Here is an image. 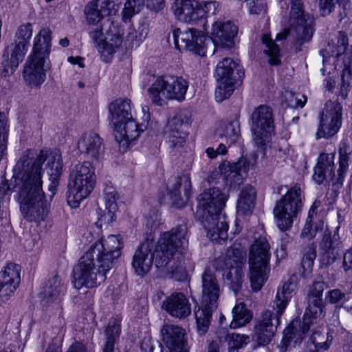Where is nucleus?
<instances>
[{"mask_svg": "<svg viewBox=\"0 0 352 352\" xmlns=\"http://www.w3.org/2000/svg\"><path fill=\"white\" fill-rule=\"evenodd\" d=\"M107 28V33L112 36L116 37V38L120 42V36H122L123 30L118 25V23H115L110 19L105 20L102 25L96 27L94 30L90 32V36L93 41L97 43H102L103 39L102 30L104 28Z\"/></svg>", "mask_w": 352, "mask_h": 352, "instance_id": "nucleus-38", "label": "nucleus"}, {"mask_svg": "<svg viewBox=\"0 0 352 352\" xmlns=\"http://www.w3.org/2000/svg\"><path fill=\"white\" fill-rule=\"evenodd\" d=\"M248 167L249 162L247 160L241 158L235 163L223 162L219 165V168L226 185L230 188H235L243 183L244 175L247 173Z\"/></svg>", "mask_w": 352, "mask_h": 352, "instance_id": "nucleus-19", "label": "nucleus"}, {"mask_svg": "<svg viewBox=\"0 0 352 352\" xmlns=\"http://www.w3.org/2000/svg\"><path fill=\"white\" fill-rule=\"evenodd\" d=\"M328 298L329 302L332 304H340L346 300V296L340 289H334L328 292Z\"/></svg>", "mask_w": 352, "mask_h": 352, "instance_id": "nucleus-61", "label": "nucleus"}, {"mask_svg": "<svg viewBox=\"0 0 352 352\" xmlns=\"http://www.w3.org/2000/svg\"><path fill=\"white\" fill-rule=\"evenodd\" d=\"M270 245L265 237L256 239L249 252L250 279L252 289H261L270 272Z\"/></svg>", "mask_w": 352, "mask_h": 352, "instance_id": "nucleus-9", "label": "nucleus"}, {"mask_svg": "<svg viewBox=\"0 0 352 352\" xmlns=\"http://www.w3.org/2000/svg\"><path fill=\"white\" fill-rule=\"evenodd\" d=\"M256 190L250 185L244 186L239 194L237 204V213L241 215L250 214L252 212L255 205Z\"/></svg>", "mask_w": 352, "mask_h": 352, "instance_id": "nucleus-33", "label": "nucleus"}, {"mask_svg": "<svg viewBox=\"0 0 352 352\" xmlns=\"http://www.w3.org/2000/svg\"><path fill=\"white\" fill-rule=\"evenodd\" d=\"M228 196L218 188H211L198 197L197 213L210 240L220 243L228 239V224L222 210Z\"/></svg>", "mask_w": 352, "mask_h": 352, "instance_id": "nucleus-4", "label": "nucleus"}, {"mask_svg": "<svg viewBox=\"0 0 352 352\" xmlns=\"http://www.w3.org/2000/svg\"><path fill=\"white\" fill-rule=\"evenodd\" d=\"M173 12L178 20L192 23L201 19L203 11L198 10L197 2L192 0H175L172 6Z\"/></svg>", "mask_w": 352, "mask_h": 352, "instance_id": "nucleus-26", "label": "nucleus"}, {"mask_svg": "<svg viewBox=\"0 0 352 352\" xmlns=\"http://www.w3.org/2000/svg\"><path fill=\"white\" fill-rule=\"evenodd\" d=\"M342 105L336 101H327L320 115L316 138H329L336 135L342 126Z\"/></svg>", "mask_w": 352, "mask_h": 352, "instance_id": "nucleus-13", "label": "nucleus"}, {"mask_svg": "<svg viewBox=\"0 0 352 352\" xmlns=\"http://www.w3.org/2000/svg\"><path fill=\"white\" fill-rule=\"evenodd\" d=\"M161 333L162 341L169 352H179L186 349V331L181 327L165 324L161 330Z\"/></svg>", "mask_w": 352, "mask_h": 352, "instance_id": "nucleus-22", "label": "nucleus"}, {"mask_svg": "<svg viewBox=\"0 0 352 352\" xmlns=\"http://www.w3.org/2000/svg\"><path fill=\"white\" fill-rule=\"evenodd\" d=\"M262 43L265 45L264 52L269 56V63L272 65H279L280 63V49L275 41L270 35L264 34L262 36Z\"/></svg>", "mask_w": 352, "mask_h": 352, "instance_id": "nucleus-46", "label": "nucleus"}, {"mask_svg": "<svg viewBox=\"0 0 352 352\" xmlns=\"http://www.w3.org/2000/svg\"><path fill=\"white\" fill-rule=\"evenodd\" d=\"M26 151H30L32 153L33 158L34 159H43V162H42L41 164L42 169L43 164L47 160L50 179L54 183L58 182L63 172V162L61 155L58 151H52L47 155L43 151L37 155L33 150L26 149L21 154L19 157H21Z\"/></svg>", "mask_w": 352, "mask_h": 352, "instance_id": "nucleus-25", "label": "nucleus"}, {"mask_svg": "<svg viewBox=\"0 0 352 352\" xmlns=\"http://www.w3.org/2000/svg\"><path fill=\"white\" fill-rule=\"evenodd\" d=\"M217 338L218 340L213 342L219 343V350L221 343L225 341L228 344V352H239V350L246 344V340L249 337L245 335L228 333L222 329L217 331Z\"/></svg>", "mask_w": 352, "mask_h": 352, "instance_id": "nucleus-35", "label": "nucleus"}, {"mask_svg": "<svg viewBox=\"0 0 352 352\" xmlns=\"http://www.w3.org/2000/svg\"><path fill=\"white\" fill-rule=\"evenodd\" d=\"M115 38L116 45L109 43L107 41H102V43H99L98 45V52L101 54V57L105 62H108L111 56L115 53L116 47L121 44V38L120 42H119L116 37H115Z\"/></svg>", "mask_w": 352, "mask_h": 352, "instance_id": "nucleus-52", "label": "nucleus"}, {"mask_svg": "<svg viewBox=\"0 0 352 352\" xmlns=\"http://www.w3.org/2000/svg\"><path fill=\"white\" fill-rule=\"evenodd\" d=\"M201 280V301L212 305H217L221 290L215 275L210 270L206 269L202 274Z\"/></svg>", "mask_w": 352, "mask_h": 352, "instance_id": "nucleus-28", "label": "nucleus"}, {"mask_svg": "<svg viewBox=\"0 0 352 352\" xmlns=\"http://www.w3.org/2000/svg\"><path fill=\"white\" fill-rule=\"evenodd\" d=\"M338 153L339 168L338 170L337 182L334 184L338 186H342L349 168V160L352 154V149L347 141L343 140L340 142Z\"/></svg>", "mask_w": 352, "mask_h": 352, "instance_id": "nucleus-37", "label": "nucleus"}, {"mask_svg": "<svg viewBox=\"0 0 352 352\" xmlns=\"http://www.w3.org/2000/svg\"><path fill=\"white\" fill-rule=\"evenodd\" d=\"M63 284L58 276L50 278L43 287V301L45 303L55 302L58 304L60 295L63 292Z\"/></svg>", "mask_w": 352, "mask_h": 352, "instance_id": "nucleus-34", "label": "nucleus"}, {"mask_svg": "<svg viewBox=\"0 0 352 352\" xmlns=\"http://www.w3.org/2000/svg\"><path fill=\"white\" fill-rule=\"evenodd\" d=\"M239 131V126L237 123L229 122L221 126L219 135L222 141L230 146L240 139Z\"/></svg>", "mask_w": 352, "mask_h": 352, "instance_id": "nucleus-44", "label": "nucleus"}, {"mask_svg": "<svg viewBox=\"0 0 352 352\" xmlns=\"http://www.w3.org/2000/svg\"><path fill=\"white\" fill-rule=\"evenodd\" d=\"M342 267L348 276L352 277V247L344 253Z\"/></svg>", "mask_w": 352, "mask_h": 352, "instance_id": "nucleus-62", "label": "nucleus"}, {"mask_svg": "<svg viewBox=\"0 0 352 352\" xmlns=\"http://www.w3.org/2000/svg\"><path fill=\"white\" fill-rule=\"evenodd\" d=\"M32 35V24L28 23L21 25L19 27L15 33V41H23L24 44L28 45L30 39Z\"/></svg>", "mask_w": 352, "mask_h": 352, "instance_id": "nucleus-53", "label": "nucleus"}, {"mask_svg": "<svg viewBox=\"0 0 352 352\" xmlns=\"http://www.w3.org/2000/svg\"><path fill=\"white\" fill-rule=\"evenodd\" d=\"M238 66V64L230 58H225L217 64L216 76L218 85L215 91L217 101L221 102L232 94L235 87L234 70L236 69L239 72Z\"/></svg>", "mask_w": 352, "mask_h": 352, "instance_id": "nucleus-16", "label": "nucleus"}, {"mask_svg": "<svg viewBox=\"0 0 352 352\" xmlns=\"http://www.w3.org/2000/svg\"><path fill=\"white\" fill-rule=\"evenodd\" d=\"M28 45L23 41H15L10 47H8L3 52L2 73L4 76L13 74L19 63L23 61L27 52Z\"/></svg>", "mask_w": 352, "mask_h": 352, "instance_id": "nucleus-20", "label": "nucleus"}, {"mask_svg": "<svg viewBox=\"0 0 352 352\" xmlns=\"http://www.w3.org/2000/svg\"><path fill=\"white\" fill-rule=\"evenodd\" d=\"M131 110L130 100L119 98L113 101L109 106L111 124L114 126L131 118Z\"/></svg>", "mask_w": 352, "mask_h": 352, "instance_id": "nucleus-32", "label": "nucleus"}, {"mask_svg": "<svg viewBox=\"0 0 352 352\" xmlns=\"http://www.w3.org/2000/svg\"><path fill=\"white\" fill-rule=\"evenodd\" d=\"M162 308L171 316L184 318L191 313V305L183 293H173L163 302Z\"/></svg>", "mask_w": 352, "mask_h": 352, "instance_id": "nucleus-24", "label": "nucleus"}, {"mask_svg": "<svg viewBox=\"0 0 352 352\" xmlns=\"http://www.w3.org/2000/svg\"><path fill=\"white\" fill-rule=\"evenodd\" d=\"M87 21L89 23H98L104 17L101 13L100 9H98V3L96 1H91L85 9Z\"/></svg>", "mask_w": 352, "mask_h": 352, "instance_id": "nucleus-50", "label": "nucleus"}, {"mask_svg": "<svg viewBox=\"0 0 352 352\" xmlns=\"http://www.w3.org/2000/svg\"><path fill=\"white\" fill-rule=\"evenodd\" d=\"M232 320L230 324L231 329H237L248 324L253 318V314L245 303L236 304L232 309Z\"/></svg>", "mask_w": 352, "mask_h": 352, "instance_id": "nucleus-39", "label": "nucleus"}, {"mask_svg": "<svg viewBox=\"0 0 352 352\" xmlns=\"http://www.w3.org/2000/svg\"><path fill=\"white\" fill-rule=\"evenodd\" d=\"M19 285L0 280V303L7 302Z\"/></svg>", "mask_w": 352, "mask_h": 352, "instance_id": "nucleus-54", "label": "nucleus"}, {"mask_svg": "<svg viewBox=\"0 0 352 352\" xmlns=\"http://www.w3.org/2000/svg\"><path fill=\"white\" fill-rule=\"evenodd\" d=\"M118 198L104 199V210L99 209L97 223L102 226L103 224H109L115 220L116 212L118 210L116 201Z\"/></svg>", "mask_w": 352, "mask_h": 352, "instance_id": "nucleus-43", "label": "nucleus"}, {"mask_svg": "<svg viewBox=\"0 0 352 352\" xmlns=\"http://www.w3.org/2000/svg\"><path fill=\"white\" fill-rule=\"evenodd\" d=\"M334 162L333 157L330 156L327 153H322L318 158V162L314 168V174L313 179L314 181L320 184L324 181L331 179L333 182V185L340 188L337 184V177L334 178Z\"/></svg>", "mask_w": 352, "mask_h": 352, "instance_id": "nucleus-30", "label": "nucleus"}, {"mask_svg": "<svg viewBox=\"0 0 352 352\" xmlns=\"http://www.w3.org/2000/svg\"><path fill=\"white\" fill-rule=\"evenodd\" d=\"M340 0H320L319 10L322 16H326L334 11Z\"/></svg>", "mask_w": 352, "mask_h": 352, "instance_id": "nucleus-56", "label": "nucleus"}, {"mask_svg": "<svg viewBox=\"0 0 352 352\" xmlns=\"http://www.w3.org/2000/svg\"><path fill=\"white\" fill-rule=\"evenodd\" d=\"M244 263L245 254L237 248L228 249L224 257H219L214 261V267L223 271L224 281L235 293L242 286Z\"/></svg>", "mask_w": 352, "mask_h": 352, "instance_id": "nucleus-10", "label": "nucleus"}, {"mask_svg": "<svg viewBox=\"0 0 352 352\" xmlns=\"http://www.w3.org/2000/svg\"><path fill=\"white\" fill-rule=\"evenodd\" d=\"M323 229V223L322 221H318L317 223H314L312 221V217H310V214L308 215L305 224L301 231L300 237L303 239H308L309 242L315 238L316 236V233L319 230H322Z\"/></svg>", "mask_w": 352, "mask_h": 352, "instance_id": "nucleus-49", "label": "nucleus"}, {"mask_svg": "<svg viewBox=\"0 0 352 352\" xmlns=\"http://www.w3.org/2000/svg\"><path fill=\"white\" fill-rule=\"evenodd\" d=\"M289 27L284 28L278 33L276 40L286 39L289 36L292 38V45L296 52L302 50V46L311 41L314 32V20L311 16H305L296 21H289Z\"/></svg>", "mask_w": 352, "mask_h": 352, "instance_id": "nucleus-12", "label": "nucleus"}, {"mask_svg": "<svg viewBox=\"0 0 352 352\" xmlns=\"http://www.w3.org/2000/svg\"><path fill=\"white\" fill-rule=\"evenodd\" d=\"M348 46V38L342 33L339 32V35L337 38V42L335 46H333V50L331 51V56L339 57L346 52Z\"/></svg>", "mask_w": 352, "mask_h": 352, "instance_id": "nucleus-55", "label": "nucleus"}, {"mask_svg": "<svg viewBox=\"0 0 352 352\" xmlns=\"http://www.w3.org/2000/svg\"><path fill=\"white\" fill-rule=\"evenodd\" d=\"M78 148L88 157L98 160L103 153L102 139L94 132L86 133L78 140Z\"/></svg>", "mask_w": 352, "mask_h": 352, "instance_id": "nucleus-29", "label": "nucleus"}, {"mask_svg": "<svg viewBox=\"0 0 352 352\" xmlns=\"http://www.w3.org/2000/svg\"><path fill=\"white\" fill-rule=\"evenodd\" d=\"M21 267L12 262L8 263L0 272V280L19 285L21 280Z\"/></svg>", "mask_w": 352, "mask_h": 352, "instance_id": "nucleus-47", "label": "nucleus"}, {"mask_svg": "<svg viewBox=\"0 0 352 352\" xmlns=\"http://www.w3.org/2000/svg\"><path fill=\"white\" fill-rule=\"evenodd\" d=\"M51 32L42 29L35 36L32 52L25 64L23 78L27 86L38 88L45 82L46 73L43 68L51 49Z\"/></svg>", "mask_w": 352, "mask_h": 352, "instance_id": "nucleus-5", "label": "nucleus"}, {"mask_svg": "<svg viewBox=\"0 0 352 352\" xmlns=\"http://www.w3.org/2000/svg\"><path fill=\"white\" fill-rule=\"evenodd\" d=\"M122 244L116 235H109L92 245L73 269V283L79 289L93 288L103 283L107 273L121 254Z\"/></svg>", "mask_w": 352, "mask_h": 352, "instance_id": "nucleus-3", "label": "nucleus"}, {"mask_svg": "<svg viewBox=\"0 0 352 352\" xmlns=\"http://www.w3.org/2000/svg\"><path fill=\"white\" fill-rule=\"evenodd\" d=\"M281 316L276 311L266 310L256 320L252 338L258 346H265L271 342L280 324Z\"/></svg>", "mask_w": 352, "mask_h": 352, "instance_id": "nucleus-15", "label": "nucleus"}, {"mask_svg": "<svg viewBox=\"0 0 352 352\" xmlns=\"http://www.w3.org/2000/svg\"><path fill=\"white\" fill-rule=\"evenodd\" d=\"M118 8V5L112 0H102L101 1L100 10L104 16L114 14Z\"/></svg>", "mask_w": 352, "mask_h": 352, "instance_id": "nucleus-58", "label": "nucleus"}, {"mask_svg": "<svg viewBox=\"0 0 352 352\" xmlns=\"http://www.w3.org/2000/svg\"><path fill=\"white\" fill-rule=\"evenodd\" d=\"M296 279L297 278L295 276H291L278 289L274 301V309L278 312L279 314H283L288 302L296 293Z\"/></svg>", "mask_w": 352, "mask_h": 352, "instance_id": "nucleus-31", "label": "nucleus"}, {"mask_svg": "<svg viewBox=\"0 0 352 352\" xmlns=\"http://www.w3.org/2000/svg\"><path fill=\"white\" fill-rule=\"evenodd\" d=\"M289 3L290 6L289 22L296 21L305 16H311L305 13L302 0H289Z\"/></svg>", "mask_w": 352, "mask_h": 352, "instance_id": "nucleus-51", "label": "nucleus"}, {"mask_svg": "<svg viewBox=\"0 0 352 352\" xmlns=\"http://www.w3.org/2000/svg\"><path fill=\"white\" fill-rule=\"evenodd\" d=\"M350 65L345 66L342 71V84L343 87H349V85L352 81V54L350 58Z\"/></svg>", "mask_w": 352, "mask_h": 352, "instance_id": "nucleus-63", "label": "nucleus"}, {"mask_svg": "<svg viewBox=\"0 0 352 352\" xmlns=\"http://www.w3.org/2000/svg\"><path fill=\"white\" fill-rule=\"evenodd\" d=\"M327 287L324 281H316L309 287L307 296L322 298L324 288Z\"/></svg>", "mask_w": 352, "mask_h": 352, "instance_id": "nucleus-59", "label": "nucleus"}, {"mask_svg": "<svg viewBox=\"0 0 352 352\" xmlns=\"http://www.w3.org/2000/svg\"><path fill=\"white\" fill-rule=\"evenodd\" d=\"M302 267L304 272H311L316 257V244L314 241L304 244L301 250Z\"/></svg>", "mask_w": 352, "mask_h": 352, "instance_id": "nucleus-45", "label": "nucleus"}, {"mask_svg": "<svg viewBox=\"0 0 352 352\" xmlns=\"http://www.w3.org/2000/svg\"><path fill=\"white\" fill-rule=\"evenodd\" d=\"M190 122H184L182 119L175 118L168 122L166 130V138L169 148L177 150L186 144L188 133L185 128L190 125Z\"/></svg>", "mask_w": 352, "mask_h": 352, "instance_id": "nucleus-23", "label": "nucleus"}, {"mask_svg": "<svg viewBox=\"0 0 352 352\" xmlns=\"http://www.w3.org/2000/svg\"><path fill=\"white\" fill-rule=\"evenodd\" d=\"M145 3L148 9L157 12L164 8L165 0H145Z\"/></svg>", "mask_w": 352, "mask_h": 352, "instance_id": "nucleus-64", "label": "nucleus"}, {"mask_svg": "<svg viewBox=\"0 0 352 352\" xmlns=\"http://www.w3.org/2000/svg\"><path fill=\"white\" fill-rule=\"evenodd\" d=\"M341 243L336 235H324L320 243L319 256L321 265L328 266L337 259L341 249Z\"/></svg>", "mask_w": 352, "mask_h": 352, "instance_id": "nucleus-27", "label": "nucleus"}, {"mask_svg": "<svg viewBox=\"0 0 352 352\" xmlns=\"http://www.w3.org/2000/svg\"><path fill=\"white\" fill-rule=\"evenodd\" d=\"M304 195L300 186L294 185L276 201L274 215L276 225L282 232L289 230L301 213Z\"/></svg>", "mask_w": 352, "mask_h": 352, "instance_id": "nucleus-8", "label": "nucleus"}, {"mask_svg": "<svg viewBox=\"0 0 352 352\" xmlns=\"http://www.w3.org/2000/svg\"><path fill=\"white\" fill-rule=\"evenodd\" d=\"M217 305L204 303L195 311L197 331L200 335H204L208 330L212 320V314Z\"/></svg>", "mask_w": 352, "mask_h": 352, "instance_id": "nucleus-36", "label": "nucleus"}, {"mask_svg": "<svg viewBox=\"0 0 352 352\" xmlns=\"http://www.w3.org/2000/svg\"><path fill=\"white\" fill-rule=\"evenodd\" d=\"M309 331L312 332L311 340L315 346L314 352H324L329 349L333 340L330 333H327L324 335V328L319 327L316 329L315 325L311 326Z\"/></svg>", "mask_w": 352, "mask_h": 352, "instance_id": "nucleus-40", "label": "nucleus"}, {"mask_svg": "<svg viewBox=\"0 0 352 352\" xmlns=\"http://www.w3.org/2000/svg\"><path fill=\"white\" fill-rule=\"evenodd\" d=\"M113 126L116 141L120 144L125 141L127 144H131L146 130L147 125L139 124L131 118Z\"/></svg>", "mask_w": 352, "mask_h": 352, "instance_id": "nucleus-21", "label": "nucleus"}, {"mask_svg": "<svg viewBox=\"0 0 352 352\" xmlns=\"http://www.w3.org/2000/svg\"><path fill=\"white\" fill-rule=\"evenodd\" d=\"M187 228L179 226L160 234L156 245L146 240L140 245L133 257L132 266L137 275L144 276L154 263L170 277L180 280L186 275L184 256L187 252Z\"/></svg>", "mask_w": 352, "mask_h": 352, "instance_id": "nucleus-1", "label": "nucleus"}, {"mask_svg": "<svg viewBox=\"0 0 352 352\" xmlns=\"http://www.w3.org/2000/svg\"><path fill=\"white\" fill-rule=\"evenodd\" d=\"M121 332L120 322L118 319H112L105 329L106 342L102 352H113L114 344L120 337Z\"/></svg>", "mask_w": 352, "mask_h": 352, "instance_id": "nucleus-42", "label": "nucleus"}, {"mask_svg": "<svg viewBox=\"0 0 352 352\" xmlns=\"http://www.w3.org/2000/svg\"><path fill=\"white\" fill-rule=\"evenodd\" d=\"M219 5L215 1H201L197 2L198 10L203 11L201 19L205 17L207 14H214Z\"/></svg>", "mask_w": 352, "mask_h": 352, "instance_id": "nucleus-57", "label": "nucleus"}, {"mask_svg": "<svg viewBox=\"0 0 352 352\" xmlns=\"http://www.w3.org/2000/svg\"><path fill=\"white\" fill-rule=\"evenodd\" d=\"M184 188L185 195L189 196V191L191 187L190 177L187 175L175 177L172 181V184L168 186V192L173 202L177 203L180 199V188Z\"/></svg>", "mask_w": 352, "mask_h": 352, "instance_id": "nucleus-41", "label": "nucleus"}, {"mask_svg": "<svg viewBox=\"0 0 352 352\" xmlns=\"http://www.w3.org/2000/svg\"><path fill=\"white\" fill-rule=\"evenodd\" d=\"M173 34L175 45L179 50H186L198 55H205L204 44L206 36L201 31L193 28L182 31L177 28Z\"/></svg>", "mask_w": 352, "mask_h": 352, "instance_id": "nucleus-17", "label": "nucleus"}, {"mask_svg": "<svg viewBox=\"0 0 352 352\" xmlns=\"http://www.w3.org/2000/svg\"><path fill=\"white\" fill-rule=\"evenodd\" d=\"M96 176L95 168L89 162L77 164L69 177L67 203L72 208L79 206L94 188Z\"/></svg>", "mask_w": 352, "mask_h": 352, "instance_id": "nucleus-6", "label": "nucleus"}, {"mask_svg": "<svg viewBox=\"0 0 352 352\" xmlns=\"http://www.w3.org/2000/svg\"><path fill=\"white\" fill-rule=\"evenodd\" d=\"M253 140L258 146L265 145L274 129L273 111L267 105H260L253 111L252 116Z\"/></svg>", "mask_w": 352, "mask_h": 352, "instance_id": "nucleus-14", "label": "nucleus"}, {"mask_svg": "<svg viewBox=\"0 0 352 352\" xmlns=\"http://www.w3.org/2000/svg\"><path fill=\"white\" fill-rule=\"evenodd\" d=\"M188 86V81L182 76H159L154 78L148 89V95L157 106H162L167 100L182 102L185 100Z\"/></svg>", "mask_w": 352, "mask_h": 352, "instance_id": "nucleus-7", "label": "nucleus"}, {"mask_svg": "<svg viewBox=\"0 0 352 352\" xmlns=\"http://www.w3.org/2000/svg\"><path fill=\"white\" fill-rule=\"evenodd\" d=\"M13 186L14 182L12 179L9 184L6 182L0 184V221H2L4 218H6V204L10 200L9 192L12 190L14 191Z\"/></svg>", "mask_w": 352, "mask_h": 352, "instance_id": "nucleus-48", "label": "nucleus"}, {"mask_svg": "<svg viewBox=\"0 0 352 352\" xmlns=\"http://www.w3.org/2000/svg\"><path fill=\"white\" fill-rule=\"evenodd\" d=\"M238 32L237 26L230 21H216L212 25V36L215 46L214 53L222 48L230 49L234 45V37Z\"/></svg>", "mask_w": 352, "mask_h": 352, "instance_id": "nucleus-18", "label": "nucleus"}, {"mask_svg": "<svg viewBox=\"0 0 352 352\" xmlns=\"http://www.w3.org/2000/svg\"><path fill=\"white\" fill-rule=\"evenodd\" d=\"M137 0H127L122 10V19L126 22L137 12L135 10Z\"/></svg>", "mask_w": 352, "mask_h": 352, "instance_id": "nucleus-60", "label": "nucleus"}, {"mask_svg": "<svg viewBox=\"0 0 352 352\" xmlns=\"http://www.w3.org/2000/svg\"><path fill=\"white\" fill-rule=\"evenodd\" d=\"M42 162L43 158L34 159L30 151H26L12 168L13 188L18 192L22 215L29 221H43L50 211L42 188Z\"/></svg>", "mask_w": 352, "mask_h": 352, "instance_id": "nucleus-2", "label": "nucleus"}, {"mask_svg": "<svg viewBox=\"0 0 352 352\" xmlns=\"http://www.w3.org/2000/svg\"><path fill=\"white\" fill-rule=\"evenodd\" d=\"M308 306L306 309L303 318V324L302 327V333L294 332L291 328L285 331L283 338L280 343V351L285 352L289 344L295 339L294 343L297 344L302 341V334L309 332L311 326L318 323V320L324 316V303L322 298L307 296Z\"/></svg>", "mask_w": 352, "mask_h": 352, "instance_id": "nucleus-11", "label": "nucleus"}]
</instances>
